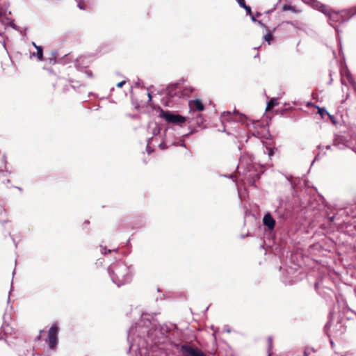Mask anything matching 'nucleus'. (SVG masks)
Listing matches in <instances>:
<instances>
[{
  "label": "nucleus",
  "instance_id": "obj_1",
  "mask_svg": "<svg viewBox=\"0 0 356 356\" xmlns=\"http://www.w3.org/2000/svg\"><path fill=\"white\" fill-rule=\"evenodd\" d=\"M158 332L156 329H149V325L140 324L132 325L128 331L127 341L129 344L128 353L130 356H143L147 351L149 340L152 343L160 342L154 336Z\"/></svg>",
  "mask_w": 356,
  "mask_h": 356
},
{
  "label": "nucleus",
  "instance_id": "obj_2",
  "mask_svg": "<svg viewBox=\"0 0 356 356\" xmlns=\"http://www.w3.org/2000/svg\"><path fill=\"white\" fill-rule=\"evenodd\" d=\"M312 8L317 10L329 17L330 25L338 31L334 23H343L350 19V18L356 14V8L341 10L340 12H331L330 10L321 1H303Z\"/></svg>",
  "mask_w": 356,
  "mask_h": 356
},
{
  "label": "nucleus",
  "instance_id": "obj_3",
  "mask_svg": "<svg viewBox=\"0 0 356 356\" xmlns=\"http://www.w3.org/2000/svg\"><path fill=\"white\" fill-rule=\"evenodd\" d=\"M108 272L112 282L118 286L130 282L133 275L131 267L122 261L111 264Z\"/></svg>",
  "mask_w": 356,
  "mask_h": 356
},
{
  "label": "nucleus",
  "instance_id": "obj_4",
  "mask_svg": "<svg viewBox=\"0 0 356 356\" xmlns=\"http://www.w3.org/2000/svg\"><path fill=\"white\" fill-rule=\"evenodd\" d=\"M253 158L252 155L245 154L241 157L238 165V170L240 172L243 170L244 174L250 173L254 165L252 164Z\"/></svg>",
  "mask_w": 356,
  "mask_h": 356
},
{
  "label": "nucleus",
  "instance_id": "obj_5",
  "mask_svg": "<svg viewBox=\"0 0 356 356\" xmlns=\"http://www.w3.org/2000/svg\"><path fill=\"white\" fill-rule=\"evenodd\" d=\"M159 116L169 123L180 124L186 121L184 117L178 114H174L168 111H165L162 110Z\"/></svg>",
  "mask_w": 356,
  "mask_h": 356
},
{
  "label": "nucleus",
  "instance_id": "obj_6",
  "mask_svg": "<svg viewBox=\"0 0 356 356\" xmlns=\"http://www.w3.org/2000/svg\"><path fill=\"white\" fill-rule=\"evenodd\" d=\"M177 348L182 353L183 356H207L198 348H192L187 344L177 345Z\"/></svg>",
  "mask_w": 356,
  "mask_h": 356
},
{
  "label": "nucleus",
  "instance_id": "obj_7",
  "mask_svg": "<svg viewBox=\"0 0 356 356\" xmlns=\"http://www.w3.org/2000/svg\"><path fill=\"white\" fill-rule=\"evenodd\" d=\"M58 327L56 324L51 325L48 332L47 343L50 349H54L58 343Z\"/></svg>",
  "mask_w": 356,
  "mask_h": 356
},
{
  "label": "nucleus",
  "instance_id": "obj_8",
  "mask_svg": "<svg viewBox=\"0 0 356 356\" xmlns=\"http://www.w3.org/2000/svg\"><path fill=\"white\" fill-rule=\"evenodd\" d=\"M264 225H266L269 229H273L275 225V221L270 213H266L263 218Z\"/></svg>",
  "mask_w": 356,
  "mask_h": 356
},
{
  "label": "nucleus",
  "instance_id": "obj_9",
  "mask_svg": "<svg viewBox=\"0 0 356 356\" xmlns=\"http://www.w3.org/2000/svg\"><path fill=\"white\" fill-rule=\"evenodd\" d=\"M189 107L191 110L202 111L204 110V105L200 100L198 99L189 102Z\"/></svg>",
  "mask_w": 356,
  "mask_h": 356
},
{
  "label": "nucleus",
  "instance_id": "obj_10",
  "mask_svg": "<svg viewBox=\"0 0 356 356\" xmlns=\"http://www.w3.org/2000/svg\"><path fill=\"white\" fill-rule=\"evenodd\" d=\"M88 65L87 58L84 56H80L77 58L75 61V67L77 70H80L81 68L86 67Z\"/></svg>",
  "mask_w": 356,
  "mask_h": 356
},
{
  "label": "nucleus",
  "instance_id": "obj_11",
  "mask_svg": "<svg viewBox=\"0 0 356 356\" xmlns=\"http://www.w3.org/2000/svg\"><path fill=\"white\" fill-rule=\"evenodd\" d=\"M331 148L330 145H318V149H319V152L317 154V155L315 156L314 161L319 159L322 156H323L325 154V152H323L324 149H330Z\"/></svg>",
  "mask_w": 356,
  "mask_h": 356
},
{
  "label": "nucleus",
  "instance_id": "obj_12",
  "mask_svg": "<svg viewBox=\"0 0 356 356\" xmlns=\"http://www.w3.org/2000/svg\"><path fill=\"white\" fill-rule=\"evenodd\" d=\"M1 161L5 165V168L3 170H0V173L4 175V173L11 174V170L7 167V159L5 154L3 155L1 158Z\"/></svg>",
  "mask_w": 356,
  "mask_h": 356
},
{
  "label": "nucleus",
  "instance_id": "obj_13",
  "mask_svg": "<svg viewBox=\"0 0 356 356\" xmlns=\"http://www.w3.org/2000/svg\"><path fill=\"white\" fill-rule=\"evenodd\" d=\"M282 10L284 11L290 10V11H291L293 13H300L302 11L301 9L298 8L296 6H290V5H284V6H283Z\"/></svg>",
  "mask_w": 356,
  "mask_h": 356
},
{
  "label": "nucleus",
  "instance_id": "obj_14",
  "mask_svg": "<svg viewBox=\"0 0 356 356\" xmlns=\"http://www.w3.org/2000/svg\"><path fill=\"white\" fill-rule=\"evenodd\" d=\"M334 146L338 147L339 149H343L346 147V144L343 143V139L342 137H338L334 140Z\"/></svg>",
  "mask_w": 356,
  "mask_h": 356
},
{
  "label": "nucleus",
  "instance_id": "obj_15",
  "mask_svg": "<svg viewBox=\"0 0 356 356\" xmlns=\"http://www.w3.org/2000/svg\"><path fill=\"white\" fill-rule=\"evenodd\" d=\"M277 105H278V99L277 98H272L267 103L266 111H270Z\"/></svg>",
  "mask_w": 356,
  "mask_h": 356
},
{
  "label": "nucleus",
  "instance_id": "obj_16",
  "mask_svg": "<svg viewBox=\"0 0 356 356\" xmlns=\"http://www.w3.org/2000/svg\"><path fill=\"white\" fill-rule=\"evenodd\" d=\"M37 53H33L31 56H37L40 60L43 59V49L42 47H36Z\"/></svg>",
  "mask_w": 356,
  "mask_h": 356
},
{
  "label": "nucleus",
  "instance_id": "obj_17",
  "mask_svg": "<svg viewBox=\"0 0 356 356\" xmlns=\"http://www.w3.org/2000/svg\"><path fill=\"white\" fill-rule=\"evenodd\" d=\"M177 84H175V85H172L170 86H169L168 88H167V94L172 97L175 94L176 92H174V90H175L177 89Z\"/></svg>",
  "mask_w": 356,
  "mask_h": 356
},
{
  "label": "nucleus",
  "instance_id": "obj_18",
  "mask_svg": "<svg viewBox=\"0 0 356 356\" xmlns=\"http://www.w3.org/2000/svg\"><path fill=\"white\" fill-rule=\"evenodd\" d=\"M339 213H338L337 216H330L329 217V220L330 222H334L336 225H340L342 222H343V220L342 221H339L338 222H335V220H339Z\"/></svg>",
  "mask_w": 356,
  "mask_h": 356
},
{
  "label": "nucleus",
  "instance_id": "obj_19",
  "mask_svg": "<svg viewBox=\"0 0 356 356\" xmlns=\"http://www.w3.org/2000/svg\"><path fill=\"white\" fill-rule=\"evenodd\" d=\"M77 7L80 10H88V4L86 3V1H78Z\"/></svg>",
  "mask_w": 356,
  "mask_h": 356
},
{
  "label": "nucleus",
  "instance_id": "obj_20",
  "mask_svg": "<svg viewBox=\"0 0 356 356\" xmlns=\"http://www.w3.org/2000/svg\"><path fill=\"white\" fill-rule=\"evenodd\" d=\"M152 140V138H149L147 140V143L146 150L149 154H150L152 152H154V149H152L150 147Z\"/></svg>",
  "mask_w": 356,
  "mask_h": 356
},
{
  "label": "nucleus",
  "instance_id": "obj_21",
  "mask_svg": "<svg viewBox=\"0 0 356 356\" xmlns=\"http://www.w3.org/2000/svg\"><path fill=\"white\" fill-rule=\"evenodd\" d=\"M101 252H102V254H107V253H110L111 252H118V249H115V250L106 249V247H104V246L101 245Z\"/></svg>",
  "mask_w": 356,
  "mask_h": 356
},
{
  "label": "nucleus",
  "instance_id": "obj_22",
  "mask_svg": "<svg viewBox=\"0 0 356 356\" xmlns=\"http://www.w3.org/2000/svg\"><path fill=\"white\" fill-rule=\"evenodd\" d=\"M272 38H273V35L270 33H268L264 35V40L266 41H267L268 42V44H270V42L272 40Z\"/></svg>",
  "mask_w": 356,
  "mask_h": 356
},
{
  "label": "nucleus",
  "instance_id": "obj_23",
  "mask_svg": "<svg viewBox=\"0 0 356 356\" xmlns=\"http://www.w3.org/2000/svg\"><path fill=\"white\" fill-rule=\"evenodd\" d=\"M226 116L229 117L227 119H234L233 116H232V114L231 113V112L229 111H227V112H224L222 114V118H225Z\"/></svg>",
  "mask_w": 356,
  "mask_h": 356
},
{
  "label": "nucleus",
  "instance_id": "obj_24",
  "mask_svg": "<svg viewBox=\"0 0 356 356\" xmlns=\"http://www.w3.org/2000/svg\"><path fill=\"white\" fill-rule=\"evenodd\" d=\"M318 113L322 117H323L325 114L329 115L325 108H318Z\"/></svg>",
  "mask_w": 356,
  "mask_h": 356
},
{
  "label": "nucleus",
  "instance_id": "obj_25",
  "mask_svg": "<svg viewBox=\"0 0 356 356\" xmlns=\"http://www.w3.org/2000/svg\"><path fill=\"white\" fill-rule=\"evenodd\" d=\"M234 114H235V116H234V120H238V118H237V117H236V110L234 111ZM243 117H244V116H243V115H242V114H239L238 120H239V121H242V120H243Z\"/></svg>",
  "mask_w": 356,
  "mask_h": 356
},
{
  "label": "nucleus",
  "instance_id": "obj_26",
  "mask_svg": "<svg viewBox=\"0 0 356 356\" xmlns=\"http://www.w3.org/2000/svg\"><path fill=\"white\" fill-rule=\"evenodd\" d=\"M266 151L268 152V156H269L270 158V157L273 155V154H274V151H273V149H271V148H268V147H267V148H266Z\"/></svg>",
  "mask_w": 356,
  "mask_h": 356
},
{
  "label": "nucleus",
  "instance_id": "obj_27",
  "mask_svg": "<svg viewBox=\"0 0 356 356\" xmlns=\"http://www.w3.org/2000/svg\"><path fill=\"white\" fill-rule=\"evenodd\" d=\"M160 133V128L159 127H156L153 129V135L156 136Z\"/></svg>",
  "mask_w": 356,
  "mask_h": 356
},
{
  "label": "nucleus",
  "instance_id": "obj_28",
  "mask_svg": "<svg viewBox=\"0 0 356 356\" xmlns=\"http://www.w3.org/2000/svg\"><path fill=\"white\" fill-rule=\"evenodd\" d=\"M245 9L247 11V14L250 15H252V12H251V8L250 6H245Z\"/></svg>",
  "mask_w": 356,
  "mask_h": 356
},
{
  "label": "nucleus",
  "instance_id": "obj_29",
  "mask_svg": "<svg viewBox=\"0 0 356 356\" xmlns=\"http://www.w3.org/2000/svg\"><path fill=\"white\" fill-rule=\"evenodd\" d=\"M250 16L253 22H258L261 26H263V24L260 21H257L254 15H252Z\"/></svg>",
  "mask_w": 356,
  "mask_h": 356
},
{
  "label": "nucleus",
  "instance_id": "obj_30",
  "mask_svg": "<svg viewBox=\"0 0 356 356\" xmlns=\"http://www.w3.org/2000/svg\"><path fill=\"white\" fill-rule=\"evenodd\" d=\"M85 74L88 76V77H92V72L90 70H86L85 71Z\"/></svg>",
  "mask_w": 356,
  "mask_h": 356
},
{
  "label": "nucleus",
  "instance_id": "obj_31",
  "mask_svg": "<svg viewBox=\"0 0 356 356\" xmlns=\"http://www.w3.org/2000/svg\"><path fill=\"white\" fill-rule=\"evenodd\" d=\"M238 4L240 5L241 7H243L245 8V6H247L245 5V1H238Z\"/></svg>",
  "mask_w": 356,
  "mask_h": 356
},
{
  "label": "nucleus",
  "instance_id": "obj_32",
  "mask_svg": "<svg viewBox=\"0 0 356 356\" xmlns=\"http://www.w3.org/2000/svg\"><path fill=\"white\" fill-rule=\"evenodd\" d=\"M124 83H125V81H121V82L118 83L117 84V86H118V88H121V87H122V86L124 85Z\"/></svg>",
  "mask_w": 356,
  "mask_h": 356
},
{
  "label": "nucleus",
  "instance_id": "obj_33",
  "mask_svg": "<svg viewBox=\"0 0 356 356\" xmlns=\"http://www.w3.org/2000/svg\"><path fill=\"white\" fill-rule=\"evenodd\" d=\"M159 147H160L161 149H164L165 148V145H164L163 143H160V144L159 145Z\"/></svg>",
  "mask_w": 356,
  "mask_h": 356
},
{
  "label": "nucleus",
  "instance_id": "obj_34",
  "mask_svg": "<svg viewBox=\"0 0 356 356\" xmlns=\"http://www.w3.org/2000/svg\"><path fill=\"white\" fill-rule=\"evenodd\" d=\"M0 213L1 214H5L6 213V211L4 209H3L2 207H0Z\"/></svg>",
  "mask_w": 356,
  "mask_h": 356
},
{
  "label": "nucleus",
  "instance_id": "obj_35",
  "mask_svg": "<svg viewBox=\"0 0 356 356\" xmlns=\"http://www.w3.org/2000/svg\"><path fill=\"white\" fill-rule=\"evenodd\" d=\"M249 176H250V177H254V176H256V177H257V179H259V175H258L257 174V175H254V174H252V173H250V174L249 175Z\"/></svg>",
  "mask_w": 356,
  "mask_h": 356
},
{
  "label": "nucleus",
  "instance_id": "obj_36",
  "mask_svg": "<svg viewBox=\"0 0 356 356\" xmlns=\"http://www.w3.org/2000/svg\"><path fill=\"white\" fill-rule=\"evenodd\" d=\"M345 213H346V211H345V210H343V209H341V210L339 211V213H340V215H343V214H344Z\"/></svg>",
  "mask_w": 356,
  "mask_h": 356
},
{
  "label": "nucleus",
  "instance_id": "obj_37",
  "mask_svg": "<svg viewBox=\"0 0 356 356\" xmlns=\"http://www.w3.org/2000/svg\"><path fill=\"white\" fill-rule=\"evenodd\" d=\"M179 145L181 146V147H186V145H185V143L184 142H181Z\"/></svg>",
  "mask_w": 356,
  "mask_h": 356
},
{
  "label": "nucleus",
  "instance_id": "obj_38",
  "mask_svg": "<svg viewBox=\"0 0 356 356\" xmlns=\"http://www.w3.org/2000/svg\"><path fill=\"white\" fill-rule=\"evenodd\" d=\"M33 46L36 49V47H38L34 42H32Z\"/></svg>",
  "mask_w": 356,
  "mask_h": 356
},
{
  "label": "nucleus",
  "instance_id": "obj_39",
  "mask_svg": "<svg viewBox=\"0 0 356 356\" xmlns=\"http://www.w3.org/2000/svg\"><path fill=\"white\" fill-rule=\"evenodd\" d=\"M148 97H149V101H151L152 100V95H150V93H148Z\"/></svg>",
  "mask_w": 356,
  "mask_h": 356
},
{
  "label": "nucleus",
  "instance_id": "obj_40",
  "mask_svg": "<svg viewBox=\"0 0 356 356\" xmlns=\"http://www.w3.org/2000/svg\"><path fill=\"white\" fill-rule=\"evenodd\" d=\"M268 341H269L270 344L271 345V343H272V339L270 337L268 338Z\"/></svg>",
  "mask_w": 356,
  "mask_h": 356
},
{
  "label": "nucleus",
  "instance_id": "obj_41",
  "mask_svg": "<svg viewBox=\"0 0 356 356\" xmlns=\"http://www.w3.org/2000/svg\"><path fill=\"white\" fill-rule=\"evenodd\" d=\"M40 339V335H39V336L38 337V340H39Z\"/></svg>",
  "mask_w": 356,
  "mask_h": 356
}]
</instances>
